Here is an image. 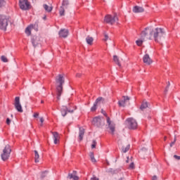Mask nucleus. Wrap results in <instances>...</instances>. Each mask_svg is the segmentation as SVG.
<instances>
[{
    "label": "nucleus",
    "instance_id": "1",
    "mask_svg": "<svg viewBox=\"0 0 180 180\" xmlns=\"http://www.w3.org/2000/svg\"><path fill=\"white\" fill-rule=\"evenodd\" d=\"M56 92H57V99L60 101L61 95L63 94V85L65 82L64 79V75H58L56 78Z\"/></svg>",
    "mask_w": 180,
    "mask_h": 180
},
{
    "label": "nucleus",
    "instance_id": "2",
    "mask_svg": "<svg viewBox=\"0 0 180 180\" xmlns=\"http://www.w3.org/2000/svg\"><path fill=\"white\" fill-rule=\"evenodd\" d=\"M165 36V30L161 27H156L153 29V39L157 43L161 41L162 39H164Z\"/></svg>",
    "mask_w": 180,
    "mask_h": 180
},
{
    "label": "nucleus",
    "instance_id": "3",
    "mask_svg": "<svg viewBox=\"0 0 180 180\" xmlns=\"http://www.w3.org/2000/svg\"><path fill=\"white\" fill-rule=\"evenodd\" d=\"M154 34V28L151 27H148L144 29L143 31L141 32V37L146 38L148 40H151L153 37Z\"/></svg>",
    "mask_w": 180,
    "mask_h": 180
},
{
    "label": "nucleus",
    "instance_id": "4",
    "mask_svg": "<svg viewBox=\"0 0 180 180\" xmlns=\"http://www.w3.org/2000/svg\"><path fill=\"white\" fill-rule=\"evenodd\" d=\"M9 22V17L4 15H0V30L6 32L8 23Z\"/></svg>",
    "mask_w": 180,
    "mask_h": 180
},
{
    "label": "nucleus",
    "instance_id": "5",
    "mask_svg": "<svg viewBox=\"0 0 180 180\" xmlns=\"http://www.w3.org/2000/svg\"><path fill=\"white\" fill-rule=\"evenodd\" d=\"M12 149H11V146L9 145H6L3 150V153L1 154V160H3V161H6V160L9 158Z\"/></svg>",
    "mask_w": 180,
    "mask_h": 180
},
{
    "label": "nucleus",
    "instance_id": "6",
    "mask_svg": "<svg viewBox=\"0 0 180 180\" xmlns=\"http://www.w3.org/2000/svg\"><path fill=\"white\" fill-rule=\"evenodd\" d=\"M116 20H118L117 15H107L105 16L104 22L108 25H115Z\"/></svg>",
    "mask_w": 180,
    "mask_h": 180
},
{
    "label": "nucleus",
    "instance_id": "7",
    "mask_svg": "<svg viewBox=\"0 0 180 180\" xmlns=\"http://www.w3.org/2000/svg\"><path fill=\"white\" fill-rule=\"evenodd\" d=\"M14 107L15 110L19 113H23V108H22V104H20V97L16 96L14 101Z\"/></svg>",
    "mask_w": 180,
    "mask_h": 180
},
{
    "label": "nucleus",
    "instance_id": "8",
    "mask_svg": "<svg viewBox=\"0 0 180 180\" xmlns=\"http://www.w3.org/2000/svg\"><path fill=\"white\" fill-rule=\"evenodd\" d=\"M19 6L22 11H29L30 9V2L27 0H19Z\"/></svg>",
    "mask_w": 180,
    "mask_h": 180
},
{
    "label": "nucleus",
    "instance_id": "9",
    "mask_svg": "<svg viewBox=\"0 0 180 180\" xmlns=\"http://www.w3.org/2000/svg\"><path fill=\"white\" fill-rule=\"evenodd\" d=\"M127 122L128 123V127L129 129H130L131 130H136V129H137V121H136V120L133 119V118H128L127 120Z\"/></svg>",
    "mask_w": 180,
    "mask_h": 180
},
{
    "label": "nucleus",
    "instance_id": "10",
    "mask_svg": "<svg viewBox=\"0 0 180 180\" xmlns=\"http://www.w3.org/2000/svg\"><path fill=\"white\" fill-rule=\"evenodd\" d=\"M39 27V25L37 22H35L34 24H31L25 29V33L27 36H30L32 34V29H34L35 30H37V28Z\"/></svg>",
    "mask_w": 180,
    "mask_h": 180
},
{
    "label": "nucleus",
    "instance_id": "11",
    "mask_svg": "<svg viewBox=\"0 0 180 180\" xmlns=\"http://www.w3.org/2000/svg\"><path fill=\"white\" fill-rule=\"evenodd\" d=\"M107 124L108 125V127L111 131V134H115V131L116 130V124L115 123L112 122L110 120V117H107Z\"/></svg>",
    "mask_w": 180,
    "mask_h": 180
},
{
    "label": "nucleus",
    "instance_id": "12",
    "mask_svg": "<svg viewBox=\"0 0 180 180\" xmlns=\"http://www.w3.org/2000/svg\"><path fill=\"white\" fill-rule=\"evenodd\" d=\"M122 98L123 100H120L118 101V105L122 108H124V106H126V104L129 103V101H130V98H129V96H123Z\"/></svg>",
    "mask_w": 180,
    "mask_h": 180
},
{
    "label": "nucleus",
    "instance_id": "13",
    "mask_svg": "<svg viewBox=\"0 0 180 180\" xmlns=\"http://www.w3.org/2000/svg\"><path fill=\"white\" fill-rule=\"evenodd\" d=\"M92 124L96 126V127H102V118L101 117H95L93 119Z\"/></svg>",
    "mask_w": 180,
    "mask_h": 180
},
{
    "label": "nucleus",
    "instance_id": "14",
    "mask_svg": "<svg viewBox=\"0 0 180 180\" xmlns=\"http://www.w3.org/2000/svg\"><path fill=\"white\" fill-rule=\"evenodd\" d=\"M102 101H105V99L103 97H98V98H96L93 106L91 108V112H96V109H98V104L99 103V102Z\"/></svg>",
    "mask_w": 180,
    "mask_h": 180
},
{
    "label": "nucleus",
    "instance_id": "15",
    "mask_svg": "<svg viewBox=\"0 0 180 180\" xmlns=\"http://www.w3.org/2000/svg\"><path fill=\"white\" fill-rule=\"evenodd\" d=\"M74 113V110L68 109L66 106H63L61 109L62 116L65 117L67 116V113Z\"/></svg>",
    "mask_w": 180,
    "mask_h": 180
},
{
    "label": "nucleus",
    "instance_id": "16",
    "mask_svg": "<svg viewBox=\"0 0 180 180\" xmlns=\"http://www.w3.org/2000/svg\"><path fill=\"white\" fill-rule=\"evenodd\" d=\"M68 30H66V29H62L59 31V37H63V39H65V37H68Z\"/></svg>",
    "mask_w": 180,
    "mask_h": 180
},
{
    "label": "nucleus",
    "instance_id": "17",
    "mask_svg": "<svg viewBox=\"0 0 180 180\" xmlns=\"http://www.w3.org/2000/svg\"><path fill=\"white\" fill-rule=\"evenodd\" d=\"M132 11L134 13H142V12H144V8L139 6H134Z\"/></svg>",
    "mask_w": 180,
    "mask_h": 180
},
{
    "label": "nucleus",
    "instance_id": "18",
    "mask_svg": "<svg viewBox=\"0 0 180 180\" xmlns=\"http://www.w3.org/2000/svg\"><path fill=\"white\" fill-rule=\"evenodd\" d=\"M143 60V63L145 64H147V65H150V64L153 63V60H151L148 54L144 55Z\"/></svg>",
    "mask_w": 180,
    "mask_h": 180
},
{
    "label": "nucleus",
    "instance_id": "19",
    "mask_svg": "<svg viewBox=\"0 0 180 180\" xmlns=\"http://www.w3.org/2000/svg\"><path fill=\"white\" fill-rule=\"evenodd\" d=\"M84 134H85V129L82 127L79 128V141H82L84 139Z\"/></svg>",
    "mask_w": 180,
    "mask_h": 180
},
{
    "label": "nucleus",
    "instance_id": "20",
    "mask_svg": "<svg viewBox=\"0 0 180 180\" xmlns=\"http://www.w3.org/2000/svg\"><path fill=\"white\" fill-rule=\"evenodd\" d=\"M52 134L53 136L54 144H58V143H60V135L58 132H52Z\"/></svg>",
    "mask_w": 180,
    "mask_h": 180
},
{
    "label": "nucleus",
    "instance_id": "21",
    "mask_svg": "<svg viewBox=\"0 0 180 180\" xmlns=\"http://www.w3.org/2000/svg\"><path fill=\"white\" fill-rule=\"evenodd\" d=\"M68 178H69V179H74V180L79 179V177L77 176V172L75 171H73V174H69L68 176Z\"/></svg>",
    "mask_w": 180,
    "mask_h": 180
},
{
    "label": "nucleus",
    "instance_id": "22",
    "mask_svg": "<svg viewBox=\"0 0 180 180\" xmlns=\"http://www.w3.org/2000/svg\"><path fill=\"white\" fill-rule=\"evenodd\" d=\"M40 40V39L37 37H33L32 39V46H34V47L37 46V44H39V41Z\"/></svg>",
    "mask_w": 180,
    "mask_h": 180
},
{
    "label": "nucleus",
    "instance_id": "23",
    "mask_svg": "<svg viewBox=\"0 0 180 180\" xmlns=\"http://www.w3.org/2000/svg\"><path fill=\"white\" fill-rule=\"evenodd\" d=\"M113 61L115 63V64L117 65L118 67L122 66V65L120 64V60H119V57H117V56L115 55L113 56Z\"/></svg>",
    "mask_w": 180,
    "mask_h": 180
},
{
    "label": "nucleus",
    "instance_id": "24",
    "mask_svg": "<svg viewBox=\"0 0 180 180\" xmlns=\"http://www.w3.org/2000/svg\"><path fill=\"white\" fill-rule=\"evenodd\" d=\"M86 41L87 43V44H89V46H92L93 43H94V38L88 36L86 38Z\"/></svg>",
    "mask_w": 180,
    "mask_h": 180
},
{
    "label": "nucleus",
    "instance_id": "25",
    "mask_svg": "<svg viewBox=\"0 0 180 180\" xmlns=\"http://www.w3.org/2000/svg\"><path fill=\"white\" fill-rule=\"evenodd\" d=\"M148 108V103L143 101L140 107L141 110H144V109H147Z\"/></svg>",
    "mask_w": 180,
    "mask_h": 180
},
{
    "label": "nucleus",
    "instance_id": "26",
    "mask_svg": "<svg viewBox=\"0 0 180 180\" xmlns=\"http://www.w3.org/2000/svg\"><path fill=\"white\" fill-rule=\"evenodd\" d=\"M59 15L60 16H64V15H65V9L63 6H60L59 10Z\"/></svg>",
    "mask_w": 180,
    "mask_h": 180
},
{
    "label": "nucleus",
    "instance_id": "27",
    "mask_svg": "<svg viewBox=\"0 0 180 180\" xmlns=\"http://www.w3.org/2000/svg\"><path fill=\"white\" fill-rule=\"evenodd\" d=\"M68 5H70L68 0H63L61 6L65 8V9H67V8H68Z\"/></svg>",
    "mask_w": 180,
    "mask_h": 180
},
{
    "label": "nucleus",
    "instance_id": "28",
    "mask_svg": "<svg viewBox=\"0 0 180 180\" xmlns=\"http://www.w3.org/2000/svg\"><path fill=\"white\" fill-rule=\"evenodd\" d=\"M44 8L45 9V11H46V12H49V13L53 11V7L49 6L47 4H44Z\"/></svg>",
    "mask_w": 180,
    "mask_h": 180
},
{
    "label": "nucleus",
    "instance_id": "29",
    "mask_svg": "<svg viewBox=\"0 0 180 180\" xmlns=\"http://www.w3.org/2000/svg\"><path fill=\"white\" fill-rule=\"evenodd\" d=\"M130 150V144L127 145L126 147L122 146V153H127Z\"/></svg>",
    "mask_w": 180,
    "mask_h": 180
},
{
    "label": "nucleus",
    "instance_id": "30",
    "mask_svg": "<svg viewBox=\"0 0 180 180\" xmlns=\"http://www.w3.org/2000/svg\"><path fill=\"white\" fill-rule=\"evenodd\" d=\"M47 174H49L48 171H44L41 173V179H44L46 176H47Z\"/></svg>",
    "mask_w": 180,
    "mask_h": 180
},
{
    "label": "nucleus",
    "instance_id": "31",
    "mask_svg": "<svg viewBox=\"0 0 180 180\" xmlns=\"http://www.w3.org/2000/svg\"><path fill=\"white\" fill-rule=\"evenodd\" d=\"M34 154H35V162H39V158H40V156L39 155V153L37 152V150H34Z\"/></svg>",
    "mask_w": 180,
    "mask_h": 180
},
{
    "label": "nucleus",
    "instance_id": "32",
    "mask_svg": "<svg viewBox=\"0 0 180 180\" xmlns=\"http://www.w3.org/2000/svg\"><path fill=\"white\" fill-rule=\"evenodd\" d=\"M90 158H91V160L93 162H96V159H95V156L94 155V153H90Z\"/></svg>",
    "mask_w": 180,
    "mask_h": 180
},
{
    "label": "nucleus",
    "instance_id": "33",
    "mask_svg": "<svg viewBox=\"0 0 180 180\" xmlns=\"http://www.w3.org/2000/svg\"><path fill=\"white\" fill-rule=\"evenodd\" d=\"M1 61H3V63H8V58L5 56H2L1 57Z\"/></svg>",
    "mask_w": 180,
    "mask_h": 180
},
{
    "label": "nucleus",
    "instance_id": "34",
    "mask_svg": "<svg viewBox=\"0 0 180 180\" xmlns=\"http://www.w3.org/2000/svg\"><path fill=\"white\" fill-rule=\"evenodd\" d=\"M136 43L137 44V46H142L143 45V40L141 39H139L136 41Z\"/></svg>",
    "mask_w": 180,
    "mask_h": 180
},
{
    "label": "nucleus",
    "instance_id": "35",
    "mask_svg": "<svg viewBox=\"0 0 180 180\" xmlns=\"http://www.w3.org/2000/svg\"><path fill=\"white\" fill-rule=\"evenodd\" d=\"M6 2L5 0H0V8H2V6H5Z\"/></svg>",
    "mask_w": 180,
    "mask_h": 180
},
{
    "label": "nucleus",
    "instance_id": "36",
    "mask_svg": "<svg viewBox=\"0 0 180 180\" xmlns=\"http://www.w3.org/2000/svg\"><path fill=\"white\" fill-rule=\"evenodd\" d=\"M93 143L91 144V148H96V141L93 140Z\"/></svg>",
    "mask_w": 180,
    "mask_h": 180
},
{
    "label": "nucleus",
    "instance_id": "37",
    "mask_svg": "<svg viewBox=\"0 0 180 180\" xmlns=\"http://www.w3.org/2000/svg\"><path fill=\"white\" fill-rule=\"evenodd\" d=\"M169 82H168V84L167 85L165 89V94H167V92H168V89H169Z\"/></svg>",
    "mask_w": 180,
    "mask_h": 180
},
{
    "label": "nucleus",
    "instance_id": "38",
    "mask_svg": "<svg viewBox=\"0 0 180 180\" xmlns=\"http://www.w3.org/2000/svg\"><path fill=\"white\" fill-rule=\"evenodd\" d=\"M176 142V136H174V141L171 142L170 143V147H172Z\"/></svg>",
    "mask_w": 180,
    "mask_h": 180
},
{
    "label": "nucleus",
    "instance_id": "39",
    "mask_svg": "<svg viewBox=\"0 0 180 180\" xmlns=\"http://www.w3.org/2000/svg\"><path fill=\"white\" fill-rule=\"evenodd\" d=\"M134 168H135L134 162H131V163L129 165V169H134Z\"/></svg>",
    "mask_w": 180,
    "mask_h": 180
},
{
    "label": "nucleus",
    "instance_id": "40",
    "mask_svg": "<svg viewBox=\"0 0 180 180\" xmlns=\"http://www.w3.org/2000/svg\"><path fill=\"white\" fill-rule=\"evenodd\" d=\"M101 112L103 113V115H104L106 117V119H108V117H109L108 116V114L106 113V112H105V111L103 110V109L101 110Z\"/></svg>",
    "mask_w": 180,
    "mask_h": 180
},
{
    "label": "nucleus",
    "instance_id": "41",
    "mask_svg": "<svg viewBox=\"0 0 180 180\" xmlns=\"http://www.w3.org/2000/svg\"><path fill=\"white\" fill-rule=\"evenodd\" d=\"M40 122H41L40 127H42L43 123H44V118L41 117V118H40Z\"/></svg>",
    "mask_w": 180,
    "mask_h": 180
},
{
    "label": "nucleus",
    "instance_id": "42",
    "mask_svg": "<svg viewBox=\"0 0 180 180\" xmlns=\"http://www.w3.org/2000/svg\"><path fill=\"white\" fill-rule=\"evenodd\" d=\"M107 172H108V174H113L115 171L112 169H109L107 170Z\"/></svg>",
    "mask_w": 180,
    "mask_h": 180
},
{
    "label": "nucleus",
    "instance_id": "43",
    "mask_svg": "<svg viewBox=\"0 0 180 180\" xmlns=\"http://www.w3.org/2000/svg\"><path fill=\"white\" fill-rule=\"evenodd\" d=\"M76 77H77V78H81V77H82V74H81V73H77V74H76Z\"/></svg>",
    "mask_w": 180,
    "mask_h": 180
},
{
    "label": "nucleus",
    "instance_id": "44",
    "mask_svg": "<svg viewBox=\"0 0 180 180\" xmlns=\"http://www.w3.org/2000/svg\"><path fill=\"white\" fill-rule=\"evenodd\" d=\"M6 124H8L9 126V124H11V119L7 118L6 119Z\"/></svg>",
    "mask_w": 180,
    "mask_h": 180
},
{
    "label": "nucleus",
    "instance_id": "45",
    "mask_svg": "<svg viewBox=\"0 0 180 180\" xmlns=\"http://www.w3.org/2000/svg\"><path fill=\"white\" fill-rule=\"evenodd\" d=\"M174 158H175V160H180V156H178V155H174Z\"/></svg>",
    "mask_w": 180,
    "mask_h": 180
},
{
    "label": "nucleus",
    "instance_id": "46",
    "mask_svg": "<svg viewBox=\"0 0 180 180\" xmlns=\"http://www.w3.org/2000/svg\"><path fill=\"white\" fill-rule=\"evenodd\" d=\"M104 37H105V41H106L108 40V39H109V36H108V34H105L104 35Z\"/></svg>",
    "mask_w": 180,
    "mask_h": 180
},
{
    "label": "nucleus",
    "instance_id": "47",
    "mask_svg": "<svg viewBox=\"0 0 180 180\" xmlns=\"http://www.w3.org/2000/svg\"><path fill=\"white\" fill-rule=\"evenodd\" d=\"M33 116L35 118L39 117V112H35Z\"/></svg>",
    "mask_w": 180,
    "mask_h": 180
},
{
    "label": "nucleus",
    "instance_id": "48",
    "mask_svg": "<svg viewBox=\"0 0 180 180\" xmlns=\"http://www.w3.org/2000/svg\"><path fill=\"white\" fill-rule=\"evenodd\" d=\"M90 180H99V179L97 178L96 176H93L92 178H91Z\"/></svg>",
    "mask_w": 180,
    "mask_h": 180
},
{
    "label": "nucleus",
    "instance_id": "49",
    "mask_svg": "<svg viewBox=\"0 0 180 180\" xmlns=\"http://www.w3.org/2000/svg\"><path fill=\"white\" fill-rule=\"evenodd\" d=\"M157 179H158L157 176H153L152 178V180H157Z\"/></svg>",
    "mask_w": 180,
    "mask_h": 180
},
{
    "label": "nucleus",
    "instance_id": "50",
    "mask_svg": "<svg viewBox=\"0 0 180 180\" xmlns=\"http://www.w3.org/2000/svg\"><path fill=\"white\" fill-rule=\"evenodd\" d=\"M164 140H165V141H167V136L164 137Z\"/></svg>",
    "mask_w": 180,
    "mask_h": 180
},
{
    "label": "nucleus",
    "instance_id": "51",
    "mask_svg": "<svg viewBox=\"0 0 180 180\" xmlns=\"http://www.w3.org/2000/svg\"><path fill=\"white\" fill-rule=\"evenodd\" d=\"M46 16L44 17V20H46Z\"/></svg>",
    "mask_w": 180,
    "mask_h": 180
},
{
    "label": "nucleus",
    "instance_id": "52",
    "mask_svg": "<svg viewBox=\"0 0 180 180\" xmlns=\"http://www.w3.org/2000/svg\"><path fill=\"white\" fill-rule=\"evenodd\" d=\"M41 103H44V101H41Z\"/></svg>",
    "mask_w": 180,
    "mask_h": 180
},
{
    "label": "nucleus",
    "instance_id": "53",
    "mask_svg": "<svg viewBox=\"0 0 180 180\" xmlns=\"http://www.w3.org/2000/svg\"><path fill=\"white\" fill-rule=\"evenodd\" d=\"M126 162H129V160H127L126 161Z\"/></svg>",
    "mask_w": 180,
    "mask_h": 180
}]
</instances>
